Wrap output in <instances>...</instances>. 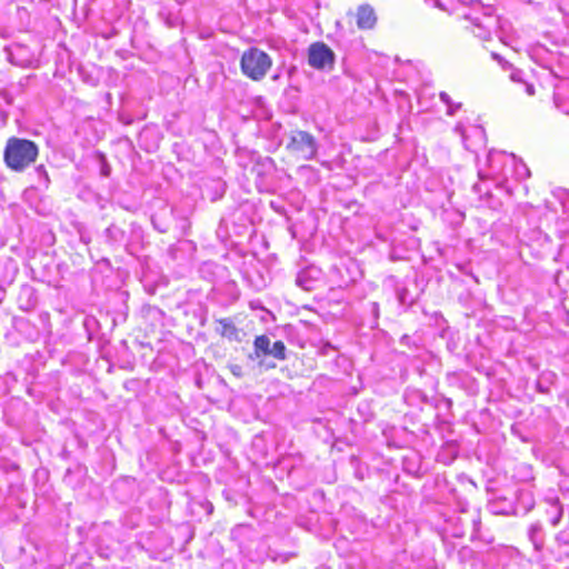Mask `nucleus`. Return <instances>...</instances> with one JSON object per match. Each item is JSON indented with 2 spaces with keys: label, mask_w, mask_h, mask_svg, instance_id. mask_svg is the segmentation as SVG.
Instances as JSON below:
<instances>
[{
  "label": "nucleus",
  "mask_w": 569,
  "mask_h": 569,
  "mask_svg": "<svg viewBox=\"0 0 569 569\" xmlns=\"http://www.w3.org/2000/svg\"><path fill=\"white\" fill-rule=\"evenodd\" d=\"M267 368H274L276 367V363H266L264 365Z\"/></svg>",
  "instance_id": "37"
},
{
  "label": "nucleus",
  "mask_w": 569,
  "mask_h": 569,
  "mask_svg": "<svg viewBox=\"0 0 569 569\" xmlns=\"http://www.w3.org/2000/svg\"><path fill=\"white\" fill-rule=\"evenodd\" d=\"M461 103L460 102H452V104H450L448 108H447V114L448 116H455L460 109H461Z\"/></svg>",
  "instance_id": "24"
},
{
  "label": "nucleus",
  "mask_w": 569,
  "mask_h": 569,
  "mask_svg": "<svg viewBox=\"0 0 569 569\" xmlns=\"http://www.w3.org/2000/svg\"><path fill=\"white\" fill-rule=\"evenodd\" d=\"M218 327L216 331L230 341H240V331L230 318H221L217 320Z\"/></svg>",
  "instance_id": "12"
},
{
  "label": "nucleus",
  "mask_w": 569,
  "mask_h": 569,
  "mask_svg": "<svg viewBox=\"0 0 569 569\" xmlns=\"http://www.w3.org/2000/svg\"><path fill=\"white\" fill-rule=\"evenodd\" d=\"M102 164H101V169H100V172H101V176L103 177H109L110 173H111V168L110 166L106 162V159L104 157L102 156Z\"/></svg>",
  "instance_id": "26"
},
{
  "label": "nucleus",
  "mask_w": 569,
  "mask_h": 569,
  "mask_svg": "<svg viewBox=\"0 0 569 569\" xmlns=\"http://www.w3.org/2000/svg\"><path fill=\"white\" fill-rule=\"evenodd\" d=\"M321 281V270L317 267H307L300 270L296 277L298 287L306 291H312Z\"/></svg>",
  "instance_id": "9"
},
{
  "label": "nucleus",
  "mask_w": 569,
  "mask_h": 569,
  "mask_svg": "<svg viewBox=\"0 0 569 569\" xmlns=\"http://www.w3.org/2000/svg\"><path fill=\"white\" fill-rule=\"evenodd\" d=\"M476 6L465 14V18L471 23L470 31L483 41L490 40L491 34L495 33L502 43L512 47L515 37L510 22L495 16L493 9L489 6L486 7L480 2H477Z\"/></svg>",
  "instance_id": "1"
},
{
  "label": "nucleus",
  "mask_w": 569,
  "mask_h": 569,
  "mask_svg": "<svg viewBox=\"0 0 569 569\" xmlns=\"http://www.w3.org/2000/svg\"><path fill=\"white\" fill-rule=\"evenodd\" d=\"M36 172L39 176V179L43 180L44 184H48L49 176H48V172L46 171L44 167L43 166L37 167Z\"/></svg>",
  "instance_id": "22"
},
{
  "label": "nucleus",
  "mask_w": 569,
  "mask_h": 569,
  "mask_svg": "<svg viewBox=\"0 0 569 569\" xmlns=\"http://www.w3.org/2000/svg\"><path fill=\"white\" fill-rule=\"evenodd\" d=\"M335 59V52L323 42H315L308 49V62L315 69L332 70Z\"/></svg>",
  "instance_id": "6"
},
{
  "label": "nucleus",
  "mask_w": 569,
  "mask_h": 569,
  "mask_svg": "<svg viewBox=\"0 0 569 569\" xmlns=\"http://www.w3.org/2000/svg\"><path fill=\"white\" fill-rule=\"evenodd\" d=\"M227 288L230 291V295L233 299L239 297V291L234 281L228 282Z\"/></svg>",
  "instance_id": "25"
},
{
  "label": "nucleus",
  "mask_w": 569,
  "mask_h": 569,
  "mask_svg": "<svg viewBox=\"0 0 569 569\" xmlns=\"http://www.w3.org/2000/svg\"><path fill=\"white\" fill-rule=\"evenodd\" d=\"M445 401L449 408L452 406V400L450 398H446Z\"/></svg>",
  "instance_id": "35"
},
{
  "label": "nucleus",
  "mask_w": 569,
  "mask_h": 569,
  "mask_svg": "<svg viewBox=\"0 0 569 569\" xmlns=\"http://www.w3.org/2000/svg\"><path fill=\"white\" fill-rule=\"evenodd\" d=\"M528 538L535 550L539 551L545 545V531L540 522H533L528 528Z\"/></svg>",
  "instance_id": "13"
},
{
  "label": "nucleus",
  "mask_w": 569,
  "mask_h": 569,
  "mask_svg": "<svg viewBox=\"0 0 569 569\" xmlns=\"http://www.w3.org/2000/svg\"><path fill=\"white\" fill-rule=\"evenodd\" d=\"M377 22L373 8L369 4H361L357 10V26L359 29H372Z\"/></svg>",
  "instance_id": "11"
},
{
  "label": "nucleus",
  "mask_w": 569,
  "mask_h": 569,
  "mask_svg": "<svg viewBox=\"0 0 569 569\" xmlns=\"http://www.w3.org/2000/svg\"><path fill=\"white\" fill-rule=\"evenodd\" d=\"M367 311L370 315V319L368 321V325L370 328H377L378 327V320L380 316V307L379 303L376 301H371L367 305Z\"/></svg>",
  "instance_id": "17"
},
{
  "label": "nucleus",
  "mask_w": 569,
  "mask_h": 569,
  "mask_svg": "<svg viewBox=\"0 0 569 569\" xmlns=\"http://www.w3.org/2000/svg\"><path fill=\"white\" fill-rule=\"evenodd\" d=\"M151 222L154 229H157L159 232L164 233L168 231L169 226L166 222L159 221L158 217L153 216L151 218Z\"/></svg>",
  "instance_id": "20"
},
{
  "label": "nucleus",
  "mask_w": 569,
  "mask_h": 569,
  "mask_svg": "<svg viewBox=\"0 0 569 569\" xmlns=\"http://www.w3.org/2000/svg\"><path fill=\"white\" fill-rule=\"evenodd\" d=\"M287 348L282 341L271 342L270 338L266 335L257 336L253 341V353L250 355L252 360L261 359L262 357L270 356L277 360H284Z\"/></svg>",
  "instance_id": "5"
},
{
  "label": "nucleus",
  "mask_w": 569,
  "mask_h": 569,
  "mask_svg": "<svg viewBox=\"0 0 569 569\" xmlns=\"http://www.w3.org/2000/svg\"><path fill=\"white\" fill-rule=\"evenodd\" d=\"M535 507V497L530 489L527 488H520L516 492V505L510 506L509 509L507 508H499L496 509V513H503V515H526L530 510H532Z\"/></svg>",
  "instance_id": "7"
},
{
  "label": "nucleus",
  "mask_w": 569,
  "mask_h": 569,
  "mask_svg": "<svg viewBox=\"0 0 569 569\" xmlns=\"http://www.w3.org/2000/svg\"><path fill=\"white\" fill-rule=\"evenodd\" d=\"M420 398L423 403H429L428 397L425 393L421 392Z\"/></svg>",
  "instance_id": "34"
},
{
  "label": "nucleus",
  "mask_w": 569,
  "mask_h": 569,
  "mask_svg": "<svg viewBox=\"0 0 569 569\" xmlns=\"http://www.w3.org/2000/svg\"><path fill=\"white\" fill-rule=\"evenodd\" d=\"M537 390L542 393H547L549 389L545 387L540 381L537 382Z\"/></svg>",
  "instance_id": "31"
},
{
  "label": "nucleus",
  "mask_w": 569,
  "mask_h": 569,
  "mask_svg": "<svg viewBox=\"0 0 569 569\" xmlns=\"http://www.w3.org/2000/svg\"><path fill=\"white\" fill-rule=\"evenodd\" d=\"M238 371H240V367H238V366H237V367H234V368L232 369V372H233L234 375H239V372H238Z\"/></svg>",
  "instance_id": "36"
},
{
  "label": "nucleus",
  "mask_w": 569,
  "mask_h": 569,
  "mask_svg": "<svg viewBox=\"0 0 569 569\" xmlns=\"http://www.w3.org/2000/svg\"><path fill=\"white\" fill-rule=\"evenodd\" d=\"M396 296L399 305L406 308L411 307L416 300L409 289L400 284L396 286Z\"/></svg>",
  "instance_id": "15"
},
{
  "label": "nucleus",
  "mask_w": 569,
  "mask_h": 569,
  "mask_svg": "<svg viewBox=\"0 0 569 569\" xmlns=\"http://www.w3.org/2000/svg\"><path fill=\"white\" fill-rule=\"evenodd\" d=\"M272 66V59L268 53L250 48L242 53L240 67L244 76L254 81L262 80Z\"/></svg>",
  "instance_id": "3"
},
{
  "label": "nucleus",
  "mask_w": 569,
  "mask_h": 569,
  "mask_svg": "<svg viewBox=\"0 0 569 569\" xmlns=\"http://www.w3.org/2000/svg\"><path fill=\"white\" fill-rule=\"evenodd\" d=\"M248 528L246 526H239L237 527L236 529H233L231 531V536L232 537H236V535H238L239 532L243 531V530H247Z\"/></svg>",
  "instance_id": "30"
},
{
  "label": "nucleus",
  "mask_w": 569,
  "mask_h": 569,
  "mask_svg": "<svg viewBox=\"0 0 569 569\" xmlns=\"http://www.w3.org/2000/svg\"><path fill=\"white\" fill-rule=\"evenodd\" d=\"M502 156H503V153H500V152H489L488 162H489L490 167H493V162L496 161V159L499 157H502Z\"/></svg>",
  "instance_id": "29"
},
{
  "label": "nucleus",
  "mask_w": 569,
  "mask_h": 569,
  "mask_svg": "<svg viewBox=\"0 0 569 569\" xmlns=\"http://www.w3.org/2000/svg\"><path fill=\"white\" fill-rule=\"evenodd\" d=\"M469 522L471 525L472 531H471V539H480V528H481V517H480V510L477 508H473V510L470 513Z\"/></svg>",
  "instance_id": "16"
},
{
  "label": "nucleus",
  "mask_w": 569,
  "mask_h": 569,
  "mask_svg": "<svg viewBox=\"0 0 569 569\" xmlns=\"http://www.w3.org/2000/svg\"><path fill=\"white\" fill-rule=\"evenodd\" d=\"M106 241L109 246L119 248L121 246H126L128 248V236L127 232L118 224L111 223L104 230Z\"/></svg>",
  "instance_id": "10"
},
{
  "label": "nucleus",
  "mask_w": 569,
  "mask_h": 569,
  "mask_svg": "<svg viewBox=\"0 0 569 569\" xmlns=\"http://www.w3.org/2000/svg\"><path fill=\"white\" fill-rule=\"evenodd\" d=\"M439 98H440V100H441V101L447 106V108H448L450 104H452V102H453V101H452V99L450 98V96H449L447 92H445V91H441V92L439 93Z\"/></svg>",
  "instance_id": "28"
},
{
  "label": "nucleus",
  "mask_w": 569,
  "mask_h": 569,
  "mask_svg": "<svg viewBox=\"0 0 569 569\" xmlns=\"http://www.w3.org/2000/svg\"><path fill=\"white\" fill-rule=\"evenodd\" d=\"M549 515V522L552 527H557L562 518L563 509L558 499L551 501L549 509L547 510Z\"/></svg>",
  "instance_id": "14"
},
{
  "label": "nucleus",
  "mask_w": 569,
  "mask_h": 569,
  "mask_svg": "<svg viewBox=\"0 0 569 569\" xmlns=\"http://www.w3.org/2000/svg\"><path fill=\"white\" fill-rule=\"evenodd\" d=\"M556 541H557L559 545H566V546H568V545H569V538H568V536H567L563 531H561V532L557 533V536H556Z\"/></svg>",
  "instance_id": "27"
},
{
  "label": "nucleus",
  "mask_w": 569,
  "mask_h": 569,
  "mask_svg": "<svg viewBox=\"0 0 569 569\" xmlns=\"http://www.w3.org/2000/svg\"><path fill=\"white\" fill-rule=\"evenodd\" d=\"M331 351H336V347L329 341L321 342L318 353L320 356H329Z\"/></svg>",
  "instance_id": "21"
},
{
  "label": "nucleus",
  "mask_w": 569,
  "mask_h": 569,
  "mask_svg": "<svg viewBox=\"0 0 569 569\" xmlns=\"http://www.w3.org/2000/svg\"><path fill=\"white\" fill-rule=\"evenodd\" d=\"M222 271H226V268L213 262H204L200 268V272L203 276L207 273H216Z\"/></svg>",
  "instance_id": "18"
},
{
  "label": "nucleus",
  "mask_w": 569,
  "mask_h": 569,
  "mask_svg": "<svg viewBox=\"0 0 569 569\" xmlns=\"http://www.w3.org/2000/svg\"><path fill=\"white\" fill-rule=\"evenodd\" d=\"M130 227H131V233H132V234H134V233H137V232H140V231H141L140 227H139L136 222H132V223L130 224Z\"/></svg>",
  "instance_id": "32"
},
{
  "label": "nucleus",
  "mask_w": 569,
  "mask_h": 569,
  "mask_svg": "<svg viewBox=\"0 0 569 569\" xmlns=\"http://www.w3.org/2000/svg\"><path fill=\"white\" fill-rule=\"evenodd\" d=\"M287 149L303 160H312L318 153L319 143L310 132L293 130L290 133Z\"/></svg>",
  "instance_id": "4"
},
{
  "label": "nucleus",
  "mask_w": 569,
  "mask_h": 569,
  "mask_svg": "<svg viewBox=\"0 0 569 569\" xmlns=\"http://www.w3.org/2000/svg\"><path fill=\"white\" fill-rule=\"evenodd\" d=\"M516 174L518 179H526L530 176V171L525 163L520 162L516 164Z\"/></svg>",
  "instance_id": "19"
},
{
  "label": "nucleus",
  "mask_w": 569,
  "mask_h": 569,
  "mask_svg": "<svg viewBox=\"0 0 569 569\" xmlns=\"http://www.w3.org/2000/svg\"><path fill=\"white\" fill-rule=\"evenodd\" d=\"M38 146L28 139L11 137L8 139L3 158L6 164L14 171H23L38 157Z\"/></svg>",
  "instance_id": "2"
},
{
  "label": "nucleus",
  "mask_w": 569,
  "mask_h": 569,
  "mask_svg": "<svg viewBox=\"0 0 569 569\" xmlns=\"http://www.w3.org/2000/svg\"><path fill=\"white\" fill-rule=\"evenodd\" d=\"M553 101H555V104L557 106V108L561 109V106H560V97L558 93H555L553 94Z\"/></svg>",
  "instance_id": "33"
},
{
  "label": "nucleus",
  "mask_w": 569,
  "mask_h": 569,
  "mask_svg": "<svg viewBox=\"0 0 569 569\" xmlns=\"http://www.w3.org/2000/svg\"><path fill=\"white\" fill-rule=\"evenodd\" d=\"M491 56L505 70H510L509 78L511 81L522 84L528 96L535 94V86L525 79L522 70L513 68L511 63L496 52H492Z\"/></svg>",
  "instance_id": "8"
},
{
  "label": "nucleus",
  "mask_w": 569,
  "mask_h": 569,
  "mask_svg": "<svg viewBox=\"0 0 569 569\" xmlns=\"http://www.w3.org/2000/svg\"><path fill=\"white\" fill-rule=\"evenodd\" d=\"M187 244H188V242H181V243H179L178 246H172V247H170V248H169V250H168L169 256H170L173 260L178 259V251H180V250H181V248H180V247H181V246H187Z\"/></svg>",
  "instance_id": "23"
}]
</instances>
